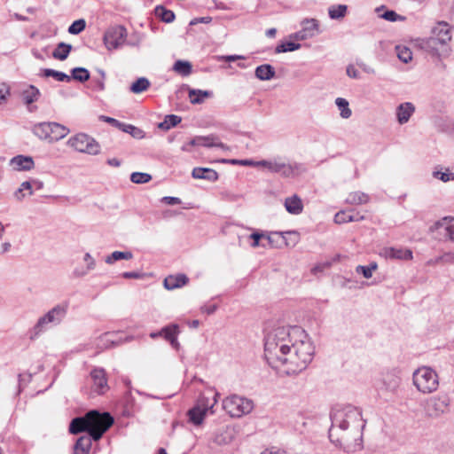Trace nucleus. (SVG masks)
Listing matches in <instances>:
<instances>
[{"label": "nucleus", "mask_w": 454, "mask_h": 454, "mask_svg": "<svg viewBox=\"0 0 454 454\" xmlns=\"http://www.w3.org/2000/svg\"><path fill=\"white\" fill-rule=\"evenodd\" d=\"M329 439L348 453L363 449V430L365 421L359 408L353 405L335 407L331 414Z\"/></svg>", "instance_id": "1"}, {"label": "nucleus", "mask_w": 454, "mask_h": 454, "mask_svg": "<svg viewBox=\"0 0 454 454\" xmlns=\"http://www.w3.org/2000/svg\"><path fill=\"white\" fill-rule=\"evenodd\" d=\"M307 337L306 332L300 326L274 325L267 327L264 333V356L270 366H276V361L285 350H289L290 343L299 338Z\"/></svg>", "instance_id": "2"}, {"label": "nucleus", "mask_w": 454, "mask_h": 454, "mask_svg": "<svg viewBox=\"0 0 454 454\" xmlns=\"http://www.w3.org/2000/svg\"><path fill=\"white\" fill-rule=\"evenodd\" d=\"M288 349V351L285 350L282 356H278L280 359L276 361V366L271 367L282 369L286 375L298 374L305 370L312 361L314 347L307 336L290 343Z\"/></svg>", "instance_id": "3"}, {"label": "nucleus", "mask_w": 454, "mask_h": 454, "mask_svg": "<svg viewBox=\"0 0 454 454\" xmlns=\"http://www.w3.org/2000/svg\"><path fill=\"white\" fill-rule=\"evenodd\" d=\"M113 424L114 418L110 413H100L97 410H91L84 416L73 419L69 425V432L73 434L86 432L94 441H98Z\"/></svg>", "instance_id": "4"}, {"label": "nucleus", "mask_w": 454, "mask_h": 454, "mask_svg": "<svg viewBox=\"0 0 454 454\" xmlns=\"http://www.w3.org/2000/svg\"><path fill=\"white\" fill-rule=\"evenodd\" d=\"M413 384L417 389L424 394L435 391L439 386V378L431 367L422 366L412 374Z\"/></svg>", "instance_id": "5"}, {"label": "nucleus", "mask_w": 454, "mask_h": 454, "mask_svg": "<svg viewBox=\"0 0 454 454\" xmlns=\"http://www.w3.org/2000/svg\"><path fill=\"white\" fill-rule=\"evenodd\" d=\"M223 410L233 418L249 414L254 409V402L239 395H231L223 401Z\"/></svg>", "instance_id": "6"}, {"label": "nucleus", "mask_w": 454, "mask_h": 454, "mask_svg": "<svg viewBox=\"0 0 454 454\" xmlns=\"http://www.w3.org/2000/svg\"><path fill=\"white\" fill-rule=\"evenodd\" d=\"M67 144L76 152L89 155H98L101 151L98 142L86 133H78L69 137Z\"/></svg>", "instance_id": "7"}, {"label": "nucleus", "mask_w": 454, "mask_h": 454, "mask_svg": "<svg viewBox=\"0 0 454 454\" xmlns=\"http://www.w3.org/2000/svg\"><path fill=\"white\" fill-rule=\"evenodd\" d=\"M306 171V168L300 162H286L279 156L272 159L270 173L279 174L285 178H293Z\"/></svg>", "instance_id": "8"}, {"label": "nucleus", "mask_w": 454, "mask_h": 454, "mask_svg": "<svg viewBox=\"0 0 454 454\" xmlns=\"http://www.w3.org/2000/svg\"><path fill=\"white\" fill-rule=\"evenodd\" d=\"M128 35L127 29L121 25L109 27L104 35V43L109 50H115L124 44Z\"/></svg>", "instance_id": "9"}, {"label": "nucleus", "mask_w": 454, "mask_h": 454, "mask_svg": "<svg viewBox=\"0 0 454 454\" xmlns=\"http://www.w3.org/2000/svg\"><path fill=\"white\" fill-rule=\"evenodd\" d=\"M302 28L289 35L294 41H304L313 37L318 30V21L316 19H304L301 21Z\"/></svg>", "instance_id": "10"}, {"label": "nucleus", "mask_w": 454, "mask_h": 454, "mask_svg": "<svg viewBox=\"0 0 454 454\" xmlns=\"http://www.w3.org/2000/svg\"><path fill=\"white\" fill-rule=\"evenodd\" d=\"M450 404V398L446 395L433 396L427 403V411L431 417H439L444 413Z\"/></svg>", "instance_id": "11"}, {"label": "nucleus", "mask_w": 454, "mask_h": 454, "mask_svg": "<svg viewBox=\"0 0 454 454\" xmlns=\"http://www.w3.org/2000/svg\"><path fill=\"white\" fill-rule=\"evenodd\" d=\"M380 255L385 259L391 260H404L409 261L412 259V252L410 249H403L398 247H383L380 251Z\"/></svg>", "instance_id": "12"}, {"label": "nucleus", "mask_w": 454, "mask_h": 454, "mask_svg": "<svg viewBox=\"0 0 454 454\" xmlns=\"http://www.w3.org/2000/svg\"><path fill=\"white\" fill-rule=\"evenodd\" d=\"M93 380L94 390L98 394H104L108 389L106 372L102 368H95L90 372Z\"/></svg>", "instance_id": "13"}, {"label": "nucleus", "mask_w": 454, "mask_h": 454, "mask_svg": "<svg viewBox=\"0 0 454 454\" xmlns=\"http://www.w3.org/2000/svg\"><path fill=\"white\" fill-rule=\"evenodd\" d=\"M432 35H434L438 42H442V46L447 45L451 40V31L448 23L444 21L438 22L432 28Z\"/></svg>", "instance_id": "14"}, {"label": "nucleus", "mask_w": 454, "mask_h": 454, "mask_svg": "<svg viewBox=\"0 0 454 454\" xmlns=\"http://www.w3.org/2000/svg\"><path fill=\"white\" fill-rule=\"evenodd\" d=\"M67 311V305L58 304L49 310L44 316L52 325H59L65 318Z\"/></svg>", "instance_id": "15"}, {"label": "nucleus", "mask_w": 454, "mask_h": 454, "mask_svg": "<svg viewBox=\"0 0 454 454\" xmlns=\"http://www.w3.org/2000/svg\"><path fill=\"white\" fill-rule=\"evenodd\" d=\"M11 166L17 171H28L35 168V162L31 156L17 155L10 160Z\"/></svg>", "instance_id": "16"}, {"label": "nucleus", "mask_w": 454, "mask_h": 454, "mask_svg": "<svg viewBox=\"0 0 454 454\" xmlns=\"http://www.w3.org/2000/svg\"><path fill=\"white\" fill-rule=\"evenodd\" d=\"M415 112V106L411 102L400 104L396 108V118L399 124L403 125L409 121L411 116Z\"/></svg>", "instance_id": "17"}, {"label": "nucleus", "mask_w": 454, "mask_h": 454, "mask_svg": "<svg viewBox=\"0 0 454 454\" xmlns=\"http://www.w3.org/2000/svg\"><path fill=\"white\" fill-rule=\"evenodd\" d=\"M364 219V215L354 210L340 211L334 215V222L338 224L359 222Z\"/></svg>", "instance_id": "18"}, {"label": "nucleus", "mask_w": 454, "mask_h": 454, "mask_svg": "<svg viewBox=\"0 0 454 454\" xmlns=\"http://www.w3.org/2000/svg\"><path fill=\"white\" fill-rule=\"evenodd\" d=\"M189 281L185 274L169 275L164 279V287L168 290H174L185 286Z\"/></svg>", "instance_id": "19"}, {"label": "nucleus", "mask_w": 454, "mask_h": 454, "mask_svg": "<svg viewBox=\"0 0 454 454\" xmlns=\"http://www.w3.org/2000/svg\"><path fill=\"white\" fill-rule=\"evenodd\" d=\"M419 46L421 49L433 55H439L440 47H442V42H438L434 35L422 39L419 43Z\"/></svg>", "instance_id": "20"}, {"label": "nucleus", "mask_w": 454, "mask_h": 454, "mask_svg": "<svg viewBox=\"0 0 454 454\" xmlns=\"http://www.w3.org/2000/svg\"><path fill=\"white\" fill-rule=\"evenodd\" d=\"M192 176L195 179H205L211 182L218 179L217 172L209 168H194Z\"/></svg>", "instance_id": "21"}, {"label": "nucleus", "mask_w": 454, "mask_h": 454, "mask_svg": "<svg viewBox=\"0 0 454 454\" xmlns=\"http://www.w3.org/2000/svg\"><path fill=\"white\" fill-rule=\"evenodd\" d=\"M51 122H40L34 125L32 132L42 140L51 141Z\"/></svg>", "instance_id": "22"}, {"label": "nucleus", "mask_w": 454, "mask_h": 454, "mask_svg": "<svg viewBox=\"0 0 454 454\" xmlns=\"http://www.w3.org/2000/svg\"><path fill=\"white\" fill-rule=\"evenodd\" d=\"M234 430L230 427L223 428L219 430L214 439H212L213 442L217 445H226L231 443L234 439Z\"/></svg>", "instance_id": "23"}, {"label": "nucleus", "mask_w": 454, "mask_h": 454, "mask_svg": "<svg viewBox=\"0 0 454 454\" xmlns=\"http://www.w3.org/2000/svg\"><path fill=\"white\" fill-rule=\"evenodd\" d=\"M285 207L288 213L299 215L302 212L303 205L301 200L297 195H293L286 199Z\"/></svg>", "instance_id": "24"}, {"label": "nucleus", "mask_w": 454, "mask_h": 454, "mask_svg": "<svg viewBox=\"0 0 454 454\" xmlns=\"http://www.w3.org/2000/svg\"><path fill=\"white\" fill-rule=\"evenodd\" d=\"M275 68L270 64H263L255 68L254 75L261 81H270L275 77Z\"/></svg>", "instance_id": "25"}, {"label": "nucleus", "mask_w": 454, "mask_h": 454, "mask_svg": "<svg viewBox=\"0 0 454 454\" xmlns=\"http://www.w3.org/2000/svg\"><path fill=\"white\" fill-rule=\"evenodd\" d=\"M92 437L88 435H82L78 438L74 446V454H89L91 448Z\"/></svg>", "instance_id": "26"}, {"label": "nucleus", "mask_w": 454, "mask_h": 454, "mask_svg": "<svg viewBox=\"0 0 454 454\" xmlns=\"http://www.w3.org/2000/svg\"><path fill=\"white\" fill-rule=\"evenodd\" d=\"M380 388L388 392H394L400 384V378L393 373H387L383 376Z\"/></svg>", "instance_id": "27"}, {"label": "nucleus", "mask_w": 454, "mask_h": 454, "mask_svg": "<svg viewBox=\"0 0 454 454\" xmlns=\"http://www.w3.org/2000/svg\"><path fill=\"white\" fill-rule=\"evenodd\" d=\"M188 96L192 104L198 105L203 103L205 98H210L212 92L209 90L190 89Z\"/></svg>", "instance_id": "28"}, {"label": "nucleus", "mask_w": 454, "mask_h": 454, "mask_svg": "<svg viewBox=\"0 0 454 454\" xmlns=\"http://www.w3.org/2000/svg\"><path fill=\"white\" fill-rule=\"evenodd\" d=\"M51 128L52 129V131H51V141H59L70 132L68 128L58 122L52 121Z\"/></svg>", "instance_id": "29"}, {"label": "nucleus", "mask_w": 454, "mask_h": 454, "mask_svg": "<svg viewBox=\"0 0 454 454\" xmlns=\"http://www.w3.org/2000/svg\"><path fill=\"white\" fill-rule=\"evenodd\" d=\"M206 414L205 408L200 406H194L188 411L189 419L195 426L202 424Z\"/></svg>", "instance_id": "30"}, {"label": "nucleus", "mask_w": 454, "mask_h": 454, "mask_svg": "<svg viewBox=\"0 0 454 454\" xmlns=\"http://www.w3.org/2000/svg\"><path fill=\"white\" fill-rule=\"evenodd\" d=\"M154 14L161 21L171 23L175 20L176 15L173 11L166 9L163 5H157L154 9Z\"/></svg>", "instance_id": "31"}, {"label": "nucleus", "mask_w": 454, "mask_h": 454, "mask_svg": "<svg viewBox=\"0 0 454 454\" xmlns=\"http://www.w3.org/2000/svg\"><path fill=\"white\" fill-rule=\"evenodd\" d=\"M71 50V44L61 42L58 43L56 49L53 51L52 57L56 59L63 61L67 59Z\"/></svg>", "instance_id": "32"}, {"label": "nucleus", "mask_w": 454, "mask_h": 454, "mask_svg": "<svg viewBox=\"0 0 454 454\" xmlns=\"http://www.w3.org/2000/svg\"><path fill=\"white\" fill-rule=\"evenodd\" d=\"M40 97L39 90L34 85L28 86L22 92V98L26 105H30L36 102Z\"/></svg>", "instance_id": "33"}, {"label": "nucleus", "mask_w": 454, "mask_h": 454, "mask_svg": "<svg viewBox=\"0 0 454 454\" xmlns=\"http://www.w3.org/2000/svg\"><path fill=\"white\" fill-rule=\"evenodd\" d=\"M369 201V195L362 192H350L346 202L351 205H361L365 204Z\"/></svg>", "instance_id": "34"}, {"label": "nucleus", "mask_w": 454, "mask_h": 454, "mask_svg": "<svg viewBox=\"0 0 454 454\" xmlns=\"http://www.w3.org/2000/svg\"><path fill=\"white\" fill-rule=\"evenodd\" d=\"M347 11L346 4H334L328 8V15L332 20H340L346 16Z\"/></svg>", "instance_id": "35"}, {"label": "nucleus", "mask_w": 454, "mask_h": 454, "mask_svg": "<svg viewBox=\"0 0 454 454\" xmlns=\"http://www.w3.org/2000/svg\"><path fill=\"white\" fill-rule=\"evenodd\" d=\"M182 121V118L176 114H168L165 116L163 121L158 124V128L162 130H168L173 127H176Z\"/></svg>", "instance_id": "36"}, {"label": "nucleus", "mask_w": 454, "mask_h": 454, "mask_svg": "<svg viewBox=\"0 0 454 454\" xmlns=\"http://www.w3.org/2000/svg\"><path fill=\"white\" fill-rule=\"evenodd\" d=\"M133 258V254L130 251H114L110 255L106 257L105 262L107 264H113L119 260H130Z\"/></svg>", "instance_id": "37"}, {"label": "nucleus", "mask_w": 454, "mask_h": 454, "mask_svg": "<svg viewBox=\"0 0 454 454\" xmlns=\"http://www.w3.org/2000/svg\"><path fill=\"white\" fill-rule=\"evenodd\" d=\"M151 83L150 81L145 77H140L137 79L130 86V91L135 94H139L145 91Z\"/></svg>", "instance_id": "38"}, {"label": "nucleus", "mask_w": 454, "mask_h": 454, "mask_svg": "<svg viewBox=\"0 0 454 454\" xmlns=\"http://www.w3.org/2000/svg\"><path fill=\"white\" fill-rule=\"evenodd\" d=\"M173 70L183 76H187L192 73V66L189 61L176 60L173 66Z\"/></svg>", "instance_id": "39"}, {"label": "nucleus", "mask_w": 454, "mask_h": 454, "mask_svg": "<svg viewBox=\"0 0 454 454\" xmlns=\"http://www.w3.org/2000/svg\"><path fill=\"white\" fill-rule=\"evenodd\" d=\"M42 72H43V76L53 77L55 80L59 81V82H70L71 81V77L69 75H67V74L60 72V71H57V70L51 69V68H44V69H42Z\"/></svg>", "instance_id": "40"}, {"label": "nucleus", "mask_w": 454, "mask_h": 454, "mask_svg": "<svg viewBox=\"0 0 454 454\" xmlns=\"http://www.w3.org/2000/svg\"><path fill=\"white\" fill-rule=\"evenodd\" d=\"M50 325L51 324L48 322L45 316L41 317L35 325L33 327L30 338L35 339L41 333L44 332Z\"/></svg>", "instance_id": "41"}, {"label": "nucleus", "mask_w": 454, "mask_h": 454, "mask_svg": "<svg viewBox=\"0 0 454 454\" xmlns=\"http://www.w3.org/2000/svg\"><path fill=\"white\" fill-rule=\"evenodd\" d=\"M83 260H84V262H87V268H86L85 270H74V275L76 276V277H83L89 271H90V270L95 269L96 262H95V260L93 259V257L91 256V254L90 253H86L84 254Z\"/></svg>", "instance_id": "42"}, {"label": "nucleus", "mask_w": 454, "mask_h": 454, "mask_svg": "<svg viewBox=\"0 0 454 454\" xmlns=\"http://www.w3.org/2000/svg\"><path fill=\"white\" fill-rule=\"evenodd\" d=\"M71 79H74L80 82L88 81L90 77V72L85 67H74L71 71Z\"/></svg>", "instance_id": "43"}, {"label": "nucleus", "mask_w": 454, "mask_h": 454, "mask_svg": "<svg viewBox=\"0 0 454 454\" xmlns=\"http://www.w3.org/2000/svg\"><path fill=\"white\" fill-rule=\"evenodd\" d=\"M335 104L340 111V116L344 119H348L351 116L352 112L349 108V104L348 100L342 98H337L335 100Z\"/></svg>", "instance_id": "44"}, {"label": "nucleus", "mask_w": 454, "mask_h": 454, "mask_svg": "<svg viewBox=\"0 0 454 454\" xmlns=\"http://www.w3.org/2000/svg\"><path fill=\"white\" fill-rule=\"evenodd\" d=\"M301 47V43L294 42H282L276 48V53H283L299 50Z\"/></svg>", "instance_id": "45"}, {"label": "nucleus", "mask_w": 454, "mask_h": 454, "mask_svg": "<svg viewBox=\"0 0 454 454\" xmlns=\"http://www.w3.org/2000/svg\"><path fill=\"white\" fill-rule=\"evenodd\" d=\"M179 333V326L176 324L168 325L161 329V337L169 341Z\"/></svg>", "instance_id": "46"}, {"label": "nucleus", "mask_w": 454, "mask_h": 454, "mask_svg": "<svg viewBox=\"0 0 454 454\" xmlns=\"http://www.w3.org/2000/svg\"><path fill=\"white\" fill-rule=\"evenodd\" d=\"M97 71L99 74V77H93L91 82L93 84L92 88L95 90L103 91L105 90L106 73L102 69H98Z\"/></svg>", "instance_id": "47"}, {"label": "nucleus", "mask_w": 454, "mask_h": 454, "mask_svg": "<svg viewBox=\"0 0 454 454\" xmlns=\"http://www.w3.org/2000/svg\"><path fill=\"white\" fill-rule=\"evenodd\" d=\"M397 57L403 62L408 63L412 59V52L407 47L396 46Z\"/></svg>", "instance_id": "48"}, {"label": "nucleus", "mask_w": 454, "mask_h": 454, "mask_svg": "<svg viewBox=\"0 0 454 454\" xmlns=\"http://www.w3.org/2000/svg\"><path fill=\"white\" fill-rule=\"evenodd\" d=\"M152 176L143 172H134L130 176V180L134 184H146L151 181Z\"/></svg>", "instance_id": "49"}, {"label": "nucleus", "mask_w": 454, "mask_h": 454, "mask_svg": "<svg viewBox=\"0 0 454 454\" xmlns=\"http://www.w3.org/2000/svg\"><path fill=\"white\" fill-rule=\"evenodd\" d=\"M86 27V22L84 20L80 19L74 21L68 27V33L71 35H78L82 32Z\"/></svg>", "instance_id": "50"}, {"label": "nucleus", "mask_w": 454, "mask_h": 454, "mask_svg": "<svg viewBox=\"0 0 454 454\" xmlns=\"http://www.w3.org/2000/svg\"><path fill=\"white\" fill-rule=\"evenodd\" d=\"M380 18L384 19L386 20L395 22V21H404L406 17L397 14L393 10H387L382 14L380 15Z\"/></svg>", "instance_id": "51"}, {"label": "nucleus", "mask_w": 454, "mask_h": 454, "mask_svg": "<svg viewBox=\"0 0 454 454\" xmlns=\"http://www.w3.org/2000/svg\"><path fill=\"white\" fill-rule=\"evenodd\" d=\"M200 140H201V145L206 147H223L224 145L218 141V138L214 136L210 137H200Z\"/></svg>", "instance_id": "52"}, {"label": "nucleus", "mask_w": 454, "mask_h": 454, "mask_svg": "<svg viewBox=\"0 0 454 454\" xmlns=\"http://www.w3.org/2000/svg\"><path fill=\"white\" fill-rule=\"evenodd\" d=\"M219 395L218 393H215V396H214V403L212 404L209 403V400L208 398L205 397V396H201L200 397V399L198 400V403L195 406H200L202 408H205V412L207 413V411L208 410H212L214 405L217 403V396Z\"/></svg>", "instance_id": "53"}, {"label": "nucleus", "mask_w": 454, "mask_h": 454, "mask_svg": "<svg viewBox=\"0 0 454 454\" xmlns=\"http://www.w3.org/2000/svg\"><path fill=\"white\" fill-rule=\"evenodd\" d=\"M433 176L434 178H437V179L444 182V183L454 180V173L450 172L448 170L446 172H442L440 170H434L433 172Z\"/></svg>", "instance_id": "54"}, {"label": "nucleus", "mask_w": 454, "mask_h": 454, "mask_svg": "<svg viewBox=\"0 0 454 454\" xmlns=\"http://www.w3.org/2000/svg\"><path fill=\"white\" fill-rule=\"evenodd\" d=\"M443 221L446 223L444 236L454 241V218H444Z\"/></svg>", "instance_id": "55"}, {"label": "nucleus", "mask_w": 454, "mask_h": 454, "mask_svg": "<svg viewBox=\"0 0 454 454\" xmlns=\"http://www.w3.org/2000/svg\"><path fill=\"white\" fill-rule=\"evenodd\" d=\"M434 263H442V264L454 263V253H452V252L445 253L442 256L437 257L434 260Z\"/></svg>", "instance_id": "56"}, {"label": "nucleus", "mask_w": 454, "mask_h": 454, "mask_svg": "<svg viewBox=\"0 0 454 454\" xmlns=\"http://www.w3.org/2000/svg\"><path fill=\"white\" fill-rule=\"evenodd\" d=\"M10 95V87L5 82L0 83V105L4 103Z\"/></svg>", "instance_id": "57"}, {"label": "nucleus", "mask_w": 454, "mask_h": 454, "mask_svg": "<svg viewBox=\"0 0 454 454\" xmlns=\"http://www.w3.org/2000/svg\"><path fill=\"white\" fill-rule=\"evenodd\" d=\"M132 137L136 139H142L145 137V133L143 129L132 125L130 129L129 130V133Z\"/></svg>", "instance_id": "58"}, {"label": "nucleus", "mask_w": 454, "mask_h": 454, "mask_svg": "<svg viewBox=\"0 0 454 454\" xmlns=\"http://www.w3.org/2000/svg\"><path fill=\"white\" fill-rule=\"evenodd\" d=\"M271 165H272V159H270V160H262L259 161L254 160V165H252V167H262V168H267L270 172Z\"/></svg>", "instance_id": "59"}, {"label": "nucleus", "mask_w": 454, "mask_h": 454, "mask_svg": "<svg viewBox=\"0 0 454 454\" xmlns=\"http://www.w3.org/2000/svg\"><path fill=\"white\" fill-rule=\"evenodd\" d=\"M356 273H361L365 278H370L372 276V272L367 266L358 265L356 268Z\"/></svg>", "instance_id": "60"}, {"label": "nucleus", "mask_w": 454, "mask_h": 454, "mask_svg": "<svg viewBox=\"0 0 454 454\" xmlns=\"http://www.w3.org/2000/svg\"><path fill=\"white\" fill-rule=\"evenodd\" d=\"M227 162L232 164V165H240V166H250L254 165L253 160H237V159H231L227 160Z\"/></svg>", "instance_id": "61"}, {"label": "nucleus", "mask_w": 454, "mask_h": 454, "mask_svg": "<svg viewBox=\"0 0 454 454\" xmlns=\"http://www.w3.org/2000/svg\"><path fill=\"white\" fill-rule=\"evenodd\" d=\"M99 119L106 123H109L110 125L117 128V126L120 125V121L114 119V118H112V117H108V116H105V115H100L99 116Z\"/></svg>", "instance_id": "62"}, {"label": "nucleus", "mask_w": 454, "mask_h": 454, "mask_svg": "<svg viewBox=\"0 0 454 454\" xmlns=\"http://www.w3.org/2000/svg\"><path fill=\"white\" fill-rule=\"evenodd\" d=\"M263 237V234L262 233H259L257 231L255 232H253L251 235H250V239H252L254 241L252 243V247H256L259 246V240Z\"/></svg>", "instance_id": "63"}, {"label": "nucleus", "mask_w": 454, "mask_h": 454, "mask_svg": "<svg viewBox=\"0 0 454 454\" xmlns=\"http://www.w3.org/2000/svg\"><path fill=\"white\" fill-rule=\"evenodd\" d=\"M346 72L350 78L356 79L359 77L358 71L352 65L348 66Z\"/></svg>", "instance_id": "64"}]
</instances>
